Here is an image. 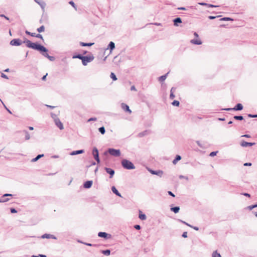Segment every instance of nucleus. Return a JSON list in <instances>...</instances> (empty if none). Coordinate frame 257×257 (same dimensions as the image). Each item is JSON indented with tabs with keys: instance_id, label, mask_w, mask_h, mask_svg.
<instances>
[{
	"instance_id": "obj_20",
	"label": "nucleus",
	"mask_w": 257,
	"mask_h": 257,
	"mask_svg": "<svg viewBox=\"0 0 257 257\" xmlns=\"http://www.w3.org/2000/svg\"><path fill=\"white\" fill-rule=\"evenodd\" d=\"M149 134V132L147 130H146L145 131L140 133L138 134V137L140 138H141V137H143L145 136L148 135Z\"/></svg>"
},
{
	"instance_id": "obj_32",
	"label": "nucleus",
	"mask_w": 257,
	"mask_h": 257,
	"mask_svg": "<svg viewBox=\"0 0 257 257\" xmlns=\"http://www.w3.org/2000/svg\"><path fill=\"white\" fill-rule=\"evenodd\" d=\"M219 21H233V19L230 18H228V17H224V18H220L219 19Z\"/></svg>"
},
{
	"instance_id": "obj_14",
	"label": "nucleus",
	"mask_w": 257,
	"mask_h": 257,
	"mask_svg": "<svg viewBox=\"0 0 257 257\" xmlns=\"http://www.w3.org/2000/svg\"><path fill=\"white\" fill-rule=\"evenodd\" d=\"M92 183V181H87L84 183L83 186L85 188L88 189L91 187Z\"/></svg>"
},
{
	"instance_id": "obj_57",
	"label": "nucleus",
	"mask_w": 257,
	"mask_h": 257,
	"mask_svg": "<svg viewBox=\"0 0 257 257\" xmlns=\"http://www.w3.org/2000/svg\"><path fill=\"white\" fill-rule=\"evenodd\" d=\"M131 90L132 91H137L136 87L134 85H133V86H131Z\"/></svg>"
},
{
	"instance_id": "obj_33",
	"label": "nucleus",
	"mask_w": 257,
	"mask_h": 257,
	"mask_svg": "<svg viewBox=\"0 0 257 257\" xmlns=\"http://www.w3.org/2000/svg\"><path fill=\"white\" fill-rule=\"evenodd\" d=\"M233 118L236 120H242L243 119V117L241 115H235Z\"/></svg>"
},
{
	"instance_id": "obj_47",
	"label": "nucleus",
	"mask_w": 257,
	"mask_h": 257,
	"mask_svg": "<svg viewBox=\"0 0 257 257\" xmlns=\"http://www.w3.org/2000/svg\"><path fill=\"white\" fill-rule=\"evenodd\" d=\"M10 199L9 198H6L5 199H0V202H6L8 201Z\"/></svg>"
},
{
	"instance_id": "obj_48",
	"label": "nucleus",
	"mask_w": 257,
	"mask_h": 257,
	"mask_svg": "<svg viewBox=\"0 0 257 257\" xmlns=\"http://www.w3.org/2000/svg\"><path fill=\"white\" fill-rule=\"evenodd\" d=\"M179 178L180 179H185L186 180H188V177H187L185 176H183V175H180V176H179Z\"/></svg>"
},
{
	"instance_id": "obj_24",
	"label": "nucleus",
	"mask_w": 257,
	"mask_h": 257,
	"mask_svg": "<svg viewBox=\"0 0 257 257\" xmlns=\"http://www.w3.org/2000/svg\"><path fill=\"white\" fill-rule=\"evenodd\" d=\"M171 210L174 212L175 213H178L180 210V207L179 206H175L171 208Z\"/></svg>"
},
{
	"instance_id": "obj_29",
	"label": "nucleus",
	"mask_w": 257,
	"mask_h": 257,
	"mask_svg": "<svg viewBox=\"0 0 257 257\" xmlns=\"http://www.w3.org/2000/svg\"><path fill=\"white\" fill-rule=\"evenodd\" d=\"M101 252L105 255H109L110 254V250L109 249L103 250L101 251Z\"/></svg>"
},
{
	"instance_id": "obj_35",
	"label": "nucleus",
	"mask_w": 257,
	"mask_h": 257,
	"mask_svg": "<svg viewBox=\"0 0 257 257\" xmlns=\"http://www.w3.org/2000/svg\"><path fill=\"white\" fill-rule=\"evenodd\" d=\"M110 78L113 80V81H116L117 80V77L116 76V75H115V74L113 72H111V74H110Z\"/></svg>"
},
{
	"instance_id": "obj_17",
	"label": "nucleus",
	"mask_w": 257,
	"mask_h": 257,
	"mask_svg": "<svg viewBox=\"0 0 257 257\" xmlns=\"http://www.w3.org/2000/svg\"><path fill=\"white\" fill-rule=\"evenodd\" d=\"M111 190L112 192L115 194L116 195H117L118 197H122L121 194L119 193V192L118 191V190L116 189V188L114 186H112L111 187Z\"/></svg>"
},
{
	"instance_id": "obj_41",
	"label": "nucleus",
	"mask_w": 257,
	"mask_h": 257,
	"mask_svg": "<svg viewBox=\"0 0 257 257\" xmlns=\"http://www.w3.org/2000/svg\"><path fill=\"white\" fill-rule=\"evenodd\" d=\"M51 117L54 119V121L56 119H59L57 116V115L53 113H51Z\"/></svg>"
},
{
	"instance_id": "obj_55",
	"label": "nucleus",
	"mask_w": 257,
	"mask_h": 257,
	"mask_svg": "<svg viewBox=\"0 0 257 257\" xmlns=\"http://www.w3.org/2000/svg\"><path fill=\"white\" fill-rule=\"evenodd\" d=\"M13 196V195L12 194L6 193V194H5L3 195V197H8V196Z\"/></svg>"
},
{
	"instance_id": "obj_46",
	"label": "nucleus",
	"mask_w": 257,
	"mask_h": 257,
	"mask_svg": "<svg viewBox=\"0 0 257 257\" xmlns=\"http://www.w3.org/2000/svg\"><path fill=\"white\" fill-rule=\"evenodd\" d=\"M69 4L70 5H71L73 8H74L75 9H76V7H75V5L74 4V3L73 2V1H70L69 2Z\"/></svg>"
},
{
	"instance_id": "obj_50",
	"label": "nucleus",
	"mask_w": 257,
	"mask_h": 257,
	"mask_svg": "<svg viewBox=\"0 0 257 257\" xmlns=\"http://www.w3.org/2000/svg\"><path fill=\"white\" fill-rule=\"evenodd\" d=\"M134 228L137 230H140L141 229V226L140 225L137 224L134 226Z\"/></svg>"
},
{
	"instance_id": "obj_49",
	"label": "nucleus",
	"mask_w": 257,
	"mask_h": 257,
	"mask_svg": "<svg viewBox=\"0 0 257 257\" xmlns=\"http://www.w3.org/2000/svg\"><path fill=\"white\" fill-rule=\"evenodd\" d=\"M10 210H11V213H15L17 212V211L14 208H11Z\"/></svg>"
},
{
	"instance_id": "obj_54",
	"label": "nucleus",
	"mask_w": 257,
	"mask_h": 257,
	"mask_svg": "<svg viewBox=\"0 0 257 257\" xmlns=\"http://www.w3.org/2000/svg\"><path fill=\"white\" fill-rule=\"evenodd\" d=\"M96 119L97 118L96 117H91L88 120V121H95Z\"/></svg>"
},
{
	"instance_id": "obj_30",
	"label": "nucleus",
	"mask_w": 257,
	"mask_h": 257,
	"mask_svg": "<svg viewBox=\"0 0 257 257\" xmlns=\"http://www.w3.org/2000/svg\"><path fill=\"white\" fill-rule=\"evenodd\" d=\"M98 131L102 135H104L105 133V129L104 126L99 127Z\"/></svg>"
},
{
	"instance_id": "obj_4",
	"label": "nucleus",
	"mask_w": 257,
	"mask_h": 257,
	"mask_svg": "<svg viewBox=\"0 0 257 257\" xmlns=\"http://www.w3.org/2000/svg\"><path fill=\"white\" fill-rule=\"evenodd\" d=\"M94 57L93 56H84L82 61V64L84 66H86L87 65L88 63L94 60Z\"/></svg>"
},
{
	"instance_id": "obj_16",
	"label": "nucleus",
	"mask_w": 257,
	"mask_h": 257,
	"mask_svg": "<svg viewBox=\"0 0 257 257\" xmlns=\"http://www.w3.org/2000/svg\"><path fill=\"white\" fill-rule=\"evenodd\" d=\"M84 152V150H77V151H74L71 152L70 155L71 156H74V155L82 154Z\"/></svg>"
},
{
	"instance_id": "obj_53",
	"label": "nucleus",
	"mask_w": 257,
	"mask_h": 257,
	"mask_svg": "<svg viewBox=\"0 0 257 257\" xmlns=\"http://www.w3.org/2000/svg\"><path fill=\"white\" fill-rule=\"evenodd\" d=\"M182 237L184 238L187 237V232H184L182 235Z\"/></svg>"
},
{
	"instance_id": "obj_62",
	"label": "nucleus",
	"mask_w": 257,
	"mask_h": 257,
	"mask_svg": "<svg viewBox=\"0 0 257 257\" xmlns=\"http://www.w3.org/2000/svg\"><path fill=\"white\" fill-rule=\"evenodd\" d=\"M197 144L201 148H203L201 144H200V142L199 141H196Z\"/></svg>"
},
{
	"instance_id": "obj_22",
	"label": "nucleus",
	"mask_w": 257,
	"mask_h": 257,
	"mask_svg": "<svg viewBox=\"0 0 257 257\" xmlns=\"http://www.w3.org/2000/svg\"><path fill=\"white\" fill-rule=\"evenodd\" d=\"M115 48V44L113 42H110L108 46V49H110V52H111Z\"/></svg>"
},
{
	"instance_id": "obj_40",
	"label": "nucleus",
	"mask_w": 257,
	"mask_h": 257,
	"mask_svg": "<svg viewBox=\"0 0 257 257\" xmlns=\"http://www.w3.org/2000/svg\"><path fill=\"white\" fill-rule=\"evenodd\" d=\"M80 242L84 243L85 245H88V246H98V245L95 244H91V243H84V242H83L81 241Z\"/></svg>"
},
{
	"instance_id": "obj_25",
	"label": "nucleus",
	"mask_w": 257,
	"mask_h": 257,
	"mask_svg": "<svg viewBox=\"0 0 257 257\" xmlns=\"http://www.w3.org/2000/svg\"><path fill=\"white\" fill-rule=\"evenodd\" d=\"M181 159V157L180 155H176L175 159L173 161L172 163L173 164H176L178 161Z\"/></svg>"
},
{
	"instance_id": "obj_2",
	"label": "nucleus",
	"mask_w": 257,
	"mask_h": 257,
	"mask_svg": "<svg viewBox=\"0 0 257 257\" xmlns=\"http://www.w3.org/2000/svg\"><path fill=\"white\" fill-rule=\"evenodd\" d=\"M121 165L124 169L127 170L135 169V166L133 163L126 159H123L121 161Z\"/></svg>"
},
{
	"instance_id": "obj_6",
	"label": "nucleus",
	"mask_w": 257,
	"mask_h": 257,
	"mask_svg": "<svg viewBox=\"0 0 257 257\" xmlns=\"http://www.w3.org/2000/svg\"><path fill=\"white\" fill-rule=\"evenodd\" d=\"M195 38L192 39L190 42L194 45H200L202 44V41L198 38V33H194Z\"/></svg>"
},
{
	"instance_id": "obj_52",
	"label": "nucleus",
	"mask_w": 257,
	"mask_h": 257,
	"mask_svg": "<svg viewBox=\"0 0 257 257\" xmlns=\"http://www.w3.org/2000/svg\"><path fill=\"white\" fill-rule=\"evenodd\" d=\"M248 116L249 117H251V118H254V117H256V114H248Z\"/></svg>"
},
{
	"instance_id": "obj_61",
	"label": "nucleus",
	"mask_w": 257,
	"mask_h": 257,
	"mask_svg": "<svg viewBox=\"0 0 257 257\" xmlns=\"http://www.w3.org/2000/svg\"><path fill=\"white\" fill-rule=\"evenodd\" d=\"M247 209H248L249 210H251L252 209H253V206L252 205L248 206L247 207Z\"/></svg>"
},
{
	"instance_id": "obj_37",
	"label": "nucleus",
	"mask_w": 257,
	"mask_h": 257,
	"mask_svg": "<svg viewBox=\"0 0 257 257\" xmlns=\"http://www.w3.org/2000/svg\"><path fill=\"white\" fill-rule=\"evenodd\" d=\"M172 104L174 106H179V104H180V102L178 100H174L172 102Z\"/></svg>"
},
{
	"instance_id": "obj_3",
	"label": "nucleus",
	"mask_w": 257,
	"mask_h": 257,
	"mask_svg": "<svg viewBox=\"0 0 257 257\" xmlns=\"http://www.w3.org/2000/svg\"><path fill=\"white\" fill-rule=\"evenodd\" d=\"M107 151L110 155L114 157H119L120 155V151L119 150L109 148L108 149Z\"/></svg>"
},
{
	"instance_id": "obj_5",
	"label": "nucleus",
	"mask_w": 257,
	"mask_h": 257,
	"mask_svg": "<svg viewBox=\"0 0 257 257\" xmlns=\"http://www.w3.org/2000/svg\"><path fill=\"white\" fill-rule=\"evenodd\" d=\"M243 109V106L241 103H237L233 108H227L222 109L223 110L226 111L230 110H235L239 111Z\"/></svg>"
},
{
	"instance_id": "obj_56",
	"label": "nucleus",
	"mask_w": 257,
	"mask_h": 257,
	"mask_svg": "<svg viewBox=\"0 0 257 257\" xmlns=\"http://www.w3.org/2000/svg\"><path fill=\"white\" fill-rule=\"evenodd\" d=\"M198 4L201 6H206L208 7V4L205 3H199Z\"/></svg>"
},
{
	"instance_id": "obj_18",
	"label": "nucleus",
	"mask_w": 257,
	"mask_h": 257,
	"mask_svg": "<svg viewBox=\"0 0 257 257\" xmlns=\"http://www.w3.org/2000/svg\"><path fill=\"white\" fill-rule=\"evenodd\" d=\"M29 35H31L32 37H35L37 38H41L43 40L42 36L40 33H27Z\"/></svg>"
},
{
	"instance_id": "obj_39",
	"label": "nucleus",
	"mask_w": 257,
	"mask_h": 257,
	"mask_svg": "<svg viewBox=\"0 0 257 257\" xmlns=\"http://www.w3.org/2000/svg\"><path fill=\"white\" fill-rule=\"evenodd\" d=\"M25 139L26 140H28L30 139V136L29 133L27 131L25 132Z\"/></svg>"
},
{
	"instance_id": "obj_10",
	"label": "nucleus",
	"mask_w": 257,
	"mask_h": 257,
	"mask_svg": "<svg viewBox=\"0 0 257 257\" xmlns=\"http://www.w3.org/2000/svg\"><path fill=\"white\" fill-rule=\"evenodd\" d=\"M255 144V143H248L245 141H242L240 143V145L243 147H250Z\"/></svg>"
},
{
	"instance_id": "obj_31",
	"label": "nucleus",
	"mask_w": 257,
	"mask_h": 257,
	"mask_svg": "<svg viewBox=\"0 0 257 257\" xmlns=\"http://www.w3.org/2000/svg\"><path fill=\"white\" fill-rule=\"evenodd\" d=\"M139 218L141 219V220H146V216L145 214H142V213H140L139 214Z\"/></svg>"
},
{
	"instance_id": "obj_58",
	"label": "nucleus",
	"mask_w": 257,
	"mask_h": 257,
	"mask_svg": "<svg viewBox=\"0 0 257 257\" xmlns=\"http://www.w3.org/2000/svg\"><path fill=\"white\" fill-rule=\"evenodd\" d=\"M168 193L169 195H170L172 197H175V195L171 191H168Z\"/></svg>"
},
{
	"instance_id": "obj_38",
	"label": "nucleus",
	"mask_w": 257,
	"mask_h": 257,
	"mask_svg": "<svg viewBox=\"0 0 257 257\" xmlns=\"http://www.w3.org/2000/svg\"><path fill=\"white\" fill-rule=\"evenodd\" d=\"M212 257H221V255L217 252V251H215L212 253Z\"/></svg>"
},
{
	"instance_id": "obj_26",
	"label": "nucleus",
	"mask_w": 257,
	"mask_h": 257,
	"mask_svg": "<svg viewBox=\"0 0 257 257\" xmlns=\"http://www.w3.org/2000/svg\"><path fill=\"white\" fill-rule=\"evenodd\" d=\"M169 73H166V74L162 75L159 77V81L160 82H163L165 80V79L167 78V76L168 74Z\"/></svg>"
},
{
	"instance_id": "obj_9",
	"label": "nucleus",
	"mask_w": 257,
	"mask_h": 257,
	"mask_svg": "<svg viewBox=\"0 0 257 257\" xmlns=\"http://www.w3.org/2000/svg\"><path fill=\"white\" fill-rule=\"evenodd\" d=\"M98 236L100 237L104 238L106 239H109L111 237V234L107 233L105 232H98Z\"/></svg>"
},
{
	"instance_id": "obj_36",
	"label": "nucleus",
	"mask_w": 257,
	"mask_h": 257,
	"mask_svg": "<svg viewBox=\"0 0 257 257\" xmlns=\"http://www.w3.org/2000/svg\"><path fill=\"white\" fill-rule=\"evenodd\" d=\"M37 30L38 32H44L45 30V27L44 26H41L40 27L38 28Z\"/></svg>"
},
{
	"instance_id": "obj_34",
	"label": "nucleus",
	"mask_w": 257,
	"mask_h": 257,
	"mask_svg": "<svg viewBox=\"0 0 257 257\" xmlns=\"http://www.w3.org/2000/svg\"><path fill=\"white\" fill-rule=\"evenodd\" d=\"M178 221L179 222H181V223H183V224H185V225H187V226H189V227H192V225H190V224H188V223H187L186 222H185V221H183V220H181V219H178Z\"/></svg>"
},
{
	"instance_id": "obj_13",
	"label": "nucleus",
	"mask_w": 257,
	"mask_h": 257,
	"mask_svg": "<svg viewBox=\"0 0 257 257\" xmlns=\"http://www.w3.org/2000/svg\"><path fill=\"white\" fill-rule=\"evenodd\" d=\"M55 124L60 129L63 130L64 128L63 125L62 123L61 122L59 119H56L55 120Z\"/></svg>"
},
{
	"instance_id": "obj_60",
	"label": "nucleus",
	"mask_w": 257,
	"mask_h": 257,
	"mask_svg": "<svg viewBox=\"0 0 257 257\" xmlns=\"http://www.w3.org/2000/svg\"><path fill=\"white\" fill-rule=\"evenodd\" d=\"M244 166H251V163H245L243 165Z\"/></svg>"
},
{
	"instance_id": "obj_8",
	"label": "nucleus",
	"mask_w": 257,
	"mask_h": 257,
	"mask_svg": "<svg viewBox=\"0 0 257 257\" xmlns=\"http://www.w3.org/2000/svg\"><path fill=\"white\" fill-rule=\"evenodd\" d=\"M24 43L21 40L19 39H13L11 42L10 44L12 46H20Z\"/></svg>"
},
{
	"instance_id": "obj_19",
	"label": "nucleus",
	"mask_w": 257,
	"mask_h": 257,
	"mask_svg": "<svg viewBox=\"0 0 257 257\" xmlns=\"http://www.w3.org/2000/svg\"><path fill=\"white\" fill-rule=\"evenodd\" d=\"M150 172L154 175H157L159 176H161L163 174V171H154V170H150Z\"/></svg>"
},
{
	"instance_id": "obj_7",
	"label": "nucleus",
	"mask_w": 257,
	"mask_h": 257,
	"mask_svg": "<svg viewBox=\"0 0 257 257\" xmlns=\"http://www.w3.org/2000/svg\"><path fill=\"white\" fill-rule=\"evenodd\" d=\"M92 155L94 157V159L97 161V163H100V159L99 158V153L98 149L94 147L92 150Z\"/></svg>"
},
{
	"instance_id": "obj_21",
	"label": "nucleus",
	"mask_w": 257,
	"mask_h": 257,
	"mask_svg": "<svg viewBox=\"0 0 257 257\" xmlns=\"http://www.w3.org/2000/svg\"><path fill=\"white\" fill-rule=\"evenodd\" d=\"M174 24L175 26H178L179 23H182V20L180 18H176L173 20Z\"/></svg>"
},
{
	"instance_id": "obj_44",
	"label": "nucleus",
	"mask_w": 257,
	"mask_h": 257,
	"mask_svg": "<svg viewBox=\"0 0 257 257\" xmlns=\"http://www.w3.org/2000/svg\"><path fill=\"white\" fill-rule=\"evenodd\" d=\"M175 96L173 93V92H171L170 95V98L171 99H173L175 98Z\"/></svg>"
},
{
	"instance_id": "obj_28",
	"label": "nucleus",
	"mask_w": 257,
	"mask_h": 257,
	"mask_svg": "<svg viewBox=\"0 0 257 257\" xmlns=\"http://www.w3.org/2000/svg\"><path fill=\"white\" fill-rule=\"evenodd\" d=\"M84 56H82L81 54H77L76 55H74L73 56V59H75V58H78L80 60H81L82 61L83 58H84Z\"/></svg>"
},
{
	"instance_id": "obj_43",
	"label": "nucleus",
	"mask_w": 257,
	"mask_h": 257,
	"mask_svg": "<svg viewBox=\"0 0 257 257\" xmlns=\"http://www.w3.org/2000/svg\"><path fill=\"white\" fill-rule=\"evenodd\" d=\"M221 17V16H210L208 17V19H210V20H212V19H215V18H219Z\"/></svg>"
},
{
	"instance_id": "obj_12",
	"label": "nucleus",
	"mask_w": 257,
	"mask_h": 257,
	"mask_svg": "<svg viewBox=\"0 0 257 257\" xmlns=\"http://www.w3.org/2000/svg\"><path fill=\"white\" fill-rule=\"evenodd\" d=\"M121 106L122 109H123L125 111L128 112L130 113H131L132 111L130 109L129 106L127 104L124 103H122L121 104Z\"/></svg>"
},
{
	"instance_id": "obj_64",
	"label": "nucleus",
	"mask_w": 257,
	"mask_h": 257,
	"mask_svg": "<svg viewBox=\"0 0 257 257\" xmlns=\"http://www.w3.org/2000/svg\"><path fill=\"white\" fill-rule=\"evenodd\" d=\"M176 88L175 87H173L171 89V91H170V92H173V93L175 92V90H176Z\"/></svg>"
},
{
	"instance_id": "obj_45",
	"label": "nucleus",
	"mask_w": 257,
	"mask_h": 257,
	"mask_svg": "<svg viewBox=\"0 0 257 257\" xmlns=\"http://www.w3.org/2000/svg\"><path fill=\"white\" fill-rule=\"evenodd\" d=\"M217 152H212L210 153L209 156H211V157H213L214 156H215L217 154Z\"/></svg>"
},
{
	"instance_id": "obj_42",
	"label": "nucleus",
	"mask_w": 257,
	"mask_h": 257,
	"mask_svg": "<svg viewBox=\"0 0 257 257\" xmlns=\"http://www.w3.org/2000/svg\"><path fill=\"white\" fill-rule=\"evenodd\" d=\"M42 8H44L45 6V4L43 2L39 1V3H38Z\"/></svg>"
},
{
	"instance_id": "obj_23",
	"label": "nucleus",
	"mask_w": 257,
	"mask_h": 257,
	"mask_svg": "<svg viewBox=\"0 0 257 257\" xmlns=\"http://www.w3.org/2000/svg\"><path fill=\"white\" fill-rule=\"evenodd\" d=\"M94 44V43H84V42H80V45L81 46H91Z\"/></svg>"
},
{
	"instance_id": "obj_15",
	"label": "nucleus",
	"mask_w": 257,
	"mask_h": 257,
	"mask_svg": "<svg viewBox=\"0 0 257 257\" xmlns=\"http://www.w3.org/2000/svg\"><path fill=\"white\" fill-rule=\"evenodd\" d=\"M41 237L42 238H53V239H56V237L54 235L50 234H47V233L44 234L43 235H42Z\"/></svg>"
},
{
	"instance_id": "obj_63",
	"label": "nucleus",
	"mask_w": 257,
	"mask_h": 257,
	"mask_svg": "<svg viewBox=\"0 0 257 257\" xmlns=\"http://www.w3.org/2000/svg\"><path fill=\"white\" fill-rule=\"evenodd\" d=\"M242 137H245V138H250V136L248 135H244L241 136Z\"/></svg>"
},
{
	"instance_id": "obj_51",
	"label": "nucleus",
	"mask_w": 257,
	"mask_h": 257,
	"mask_svg": "<svg viewBox=\"0 0 257 257\" xmlns=\"http://www.w3.org/2000/svg\"><path fill=\"white\" fill-rule=\"evenodd\" d=\"M1 77L2 78H6L7 79H9L8 76L6 74H5L4 73H3L1 74Z\"/></svg>"
},
{
	"instance_id": "obj_11",
	"label": "nucleus",
	"mask_w": 257,
	"mask_h": 257,
	"mask_svg": "<svg viewBox=\"0 0 257 257\" xmlns=\"http://www.w3.org/2000/svg\"><path fill=\"white\" fill-rule=\"evenodd\" d=\"M104 169L106 172L110 175L109 178H111L114 174V171L110 168L107 167H105Z\"/></svg>"
},
{
	"instance_id": "obj_1",
	"label": "nucleus",
	"mask_w": 257,
	"mask_h": 257,
	"mask_svg": "<svg viewBox=\"0 0 257 257\" xmlns=\"http://www.w3.org/2000/svg\"><path fill=\"white\" fill-rule=\"evenodd\" d=\"M24 43L26 44V46L27 47L33 49L34 50H36L39 51L41 54L44 57L47 58L50 61H53L55 60V58L53 56H51L49 55L48 52V50L45 48L44 46L41 45L39 44L36 43H33L30 40H27L24 41Z\"/></svg>"
},
{
	"instance_id": "obj_59",
	"label": "nucleus",
	"mask_w": 257,
	"mask_h": 257,
	"mask_svg": "<svg viewBox=\"0 0 257 257\" xmlns=\"http://www.w3.org/2000/svg\"><path fill=\"white\" fill-rule=\"evenodd\" d=\"M208 7H211V8H215V7H218V6L213 5H212V4H208Z\"/></svg>"
},
{
	"instance_id": "obj_27",
	"label": "nucleus",
	"mask_w": 257,
	"mask_h": 257,
	"mask_svg": "<svg viewBox=\"0 0 257 257\" xmlns=\"http://www.w3.org/2000/svg\"><path fill=\"white\" fill-rule=\"evenodd\" d=\"M44 156V154H40V155H38L36 157H35V158L33 159L32 160V162H36L39 159H40L41 158L43 157Z\"/></svg>"
}]
</instances>
